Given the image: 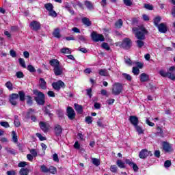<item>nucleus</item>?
<instances>
[{"instance_id": "1", "label": "nucleus", "mask_w": 175, "mask_h": 175, "mask_svg": "<svg viewBox=\"0 0 175 175\" xmlns=\"http://www.w3.org/2000/svg\"><path fill=\"white\" fill-rule=\"evenodd\" d=\"M133 32H135V37L138 40H144L146 39V35L147 33V30L144 27L141 26L139 28L134 27L133 28Z\"/></svg>"}, {"instance_id": "2", "label": "nucleus", "mask_w": 175, "mask_h": 175, "mask_svg": "<svg viewBox=\"0 0 175 175\" xmlns=\"http://www.w3.org/2000/svg\"><path fill=\"white\" fill-rule=\"evenodd\" d=\"M33 93L34 94V95L37 96L36 97H35V100L38 103V105H44L45 103L44 94L38 90H34L33 91Z\"/></svg>"}, {"instance_id": "3", "label": "nucleus", "mask_w": 175, "mask_h": 175, "mask_svg": "<svg viewBox=\"0 0 175 175\" xmlns=\"http://www.w3.org/2000/svg\"><path fill=\"white\" fill-rule=\"evenodd\" d=\"M122 90H124V85H122L121 83H113L111 88L112 95H120V94L122 92Z\"/></svg>"}, {"instance_id": "4", "label": "nucleus", "mask_w": 175, "mask_h": 175, "mask_svg": "<svg viewBox=\"0 0 175 175\" xmlns=\"http://www.w3.org/2000/svg\"><path fill=\"white\" fill-rule=\"evenodd\" d=\"M91 36L94 42H105V37L102 34H98L96 32L93 31Z\"/></svg>"}, {"instance_id": "5", "label": "nucleus", "mask_w": 175, "mask_h": 175, "mask_svg": "<svg viewBox=\"0 0 175 175\" xmlns=\"http://www.w3.org/2000/svg\"><path fill=\"white\" fill-rule=\"evenodd\" d=\"M152 153L150 151L147 150V149H143L140 151L139 157L141 159H146L147 157H151Z\"/></svg>"}, {"instance_id": "6", "label": "nucleus", "mask_w": 175, "mask_h": 175, "mask_svg": "<svg viewBox=\"0 0 175 175\" xmlns=\"http://www.w3.org/2000/svg\"><path fill=\"white\" fill-rule=\"evenodd\" d=\"M52 87L54 88L56 91H59L61 88L65 87V83H64L62 81H57V82H54L52 83Z\"/></svg>"}, {"instance_id": "7", "label": "nucleus", "mask_w": 175, "mask_h": 175, "mask_svg": "<svg viewBox=\"0 0 175 175\" xmlns=\"http://www.w3.org/2000/svg\"><path fill=\"white\" fill-rule=\"evenodd\" d=\"M17 102H18V94H12L10 96V103L12 106H16L17 105Z\"/></svg>"}, {"instance_id": "8", "label": "nucleus", "mask_w": 175, "mask_h": 175, "mask_svg": "<svg viewBox=\"0 0 175 175\" xmlns=\"http://www.w3.org/2000/svg\"><path fill=\"white\" fill-rule=\"evenodd\" d=\"M67 116L69 120H75V118H76V112H75L73 108L70 107H68L67 108Z\"/></svg>"}, {"instance_id": "9", "label": "nucleus", "mask_w": 175, "mask_h": 175, "mask_svg": "<svg viewBox=\"0 0 175 175\" xmlns=\"http://www.w3.org/2000/svg\"><path fill=\"white\" fill-rule=\"evenodd\" d=\"M29 27L33 31H39L40 29V23L36 21L31 22Z\"/></svg>"}, {"instance_id": "10", "label": "nucleus", "mask_w": 175, "mask_h": 175, "mask_svg": "<svg viewBox=\"0 0 175 175\" xmlns=\"http://www.w3.org/2000/svg\"><path fill=\"white\" fill-rule=\"evenodd\" d=\"M131 46H132V41L129 38H125L123 40V42L122 43V46L124 49H126V50H128V49H131Z\"/></svg>"}, {"instance_id": "11", "label": "nucleus", "mask_w": 175, "mask_h": 175, "mask_svg": "<svg viewBox=\"0 0 175 175\" xmlns=\"http://www.w3.org/2000/svg\"><path fill=\"white\" fill-rule=\"evenodd\" d=\"M40 127L43 132H49L50 129V124L46 122H40Z\"/></svg>"}, {"instance_id": "12", "label": "nucleus", "mask_w": 175, "mask_h": 175, "mask_svg": "<svg viewBox=\"0 0 175 175\" xmlns=\"http://www.w3.org/2000/svg\"><path fill=\"white\" fill-rule=\"evenodd\" d=\"M129 120L134 127L139 125V118L137 116H131L129 118Z\"/></svg>"}, {"instance_id": "13", "label": "nucleus", "mask_w": 175, "mask_h": 175, "mask_svg": "<svg viewBox=\"0 0 175 175\" xmlns=\"http://www.w3.org/2000/svg\"><path fill=\"white\" fill-rule=\"evenodd\" d=\"M54 133L55 136H61L62 135V127L59 124H55L54 127Z\"/></svg>"}, {"instance_id": "14", "label": "nucleus", "mask_w": 175, "mask_h": 175, "mask_svg": "<svg viewBox=\"0 0 175 175\" xmlns=\"http://www.w3.org/2000/svg\"><path fill=\"white\" fill-rule=\"evenodd\" d=\"M163 149L165 152H172L173 151L172 146L167 142H163Z\"/></svg>"}, {"instance_id": "15", "label": "nucleus", "mask_w": 175, "mask_h": 175, "mask_svg": "<svg viewBox=\"0 0 175 175\" xmlns=\"http://www.w3.org/2000/svg\"><path fill=\"white\" fill-rule=\"evenodd\" d=\"M157 28L161 33H165V32L167 31V27L166 26V24L165 23H161L157 26Z\"/></svg>"}, {"instance_id": "16", "label": "nucleus", "mask_w": 175, "mask_h": 175, "mask_svg": "<svg viewBox=\"0 0 175 175\" xmlns=\"http://www.w3.org/2000/svg\"><path fill=\"white\" fill-rule=\"evenodd\" d=\"M55 76H61L62 75V68L59 66L53 68Z\"/></svg>"}, {"instance_id": "17", "label": "nucleus", "mask_w": 175, "mask_h": 175, "mask_svg": "<svg viewBox=\"0 0 175 175\" xmlns=\"http://www.w3.org/2000/svg\"><path fill=\"white\" fill-rule=\"evenodd\" d=\"M49 64L51 66H53V68L59 66V61H58V59H56L50 60Z\"/></svg>"}, {"instance_id": "18", "label": "nucleus", "mask_w": 175, "mask_h": 175, "mask_svg": "<svg viewBox=\"0 0 175 175\" xmlns=\"http://www.w3.org/2000/svg\"><path fill=\"white\" fill-rule=\"evenodd\" d=\"M74 107L78 114H83V106L75 103Z\"/></svg>"}, {"instance_id": "19", "label": "nucleus", "mask_w": 175, "mask_h": 175, "mask_svg": "<svg viewBox=\"0 0 175 175\" xmlns=\"http://www.w3.org/2000/svg\"><path fill=\"white\" fill-rule=\"evenodd\" d=\"M40 87L42 90H46L47 88L46 81L43 78L40 79Z\"/></svg>"}, {"instance_id": "20", "label": "nucleus", "mask_w": 175, "mask_h": 175, "mask_svg": "<svg viewBox=\"0 0 175 175\" xmlns=\"http://www.w3.org/2000/svg\"><path fill=\"white\" fill-rule=\"evenodd\" d=\"M134 128L136 130V132H137L138 135H143L144 133V129H143V127L141 126H139L137 124V126H135Z\"/></svg>"}, {"instance_id": "21", "label": "nucleus", "mask_w": 175, "mask_h": 175, "mask_svg": "<svg viewBox=\"0 0 175 175\" xmlns=\"http://www.w3.org/2000/svg\"><path fill=\"white\" fill-rule=\"evenodd\" d=\"M82 23L84 25H85L86 27H91L92 25V23L90 21V19L88 18H82Z\"/></svg>"}, {"instance_id": "22", "label": "nucleus", "mask_w": 175, "mask_h": 175, "mask_svg": "<svg viewBox=\"0 0 175 175\" xmlns=\"http://www.w3.org/2000/svg\"><path fill=\"white\" fill-rule=\"evenodd\" d=\"M148 80V75L146 73H142L140 75V81L144 83Z\"/></svg>"}, {"instance_id": "23", "label": "nucleus", "mask_w": 175, "mask_h": 175, "mask_svg": "<svg viewBox=\"0 0 175 175\" xmlns=\"http://www.w3.org/2000/svg\"><path fill=\"white\" fill-rule=\"evenodd\" d=\"M143 40H137V41H135L137 47H138V49H142V47H144V41Z\"/></svg>"}, {"instance_id": "24", "label": "nucleus", "mask_w": 175, "mask_h": 175, "mask_svg": "<svg viewBox=\"0 0 175 175\" xmlns=\"http://www.w3.org/2000/svg\"><path fill=\"white\" fill-rule=\"evenodd\" d=\"M116 165L120 167V169H125V163L122 161V160H118L116 162Z\"/></svg>"}, {"instance_id": "25", "label": "nucleus", "mask_w": 175, "mask_h": 175, "mask_svg": "<svg viewBox=\"0 0 175 175\" xmlns=\"http://www.w3.org/2000/svg\"><path fill=\"white\" fill-rule=\"evenodd\" d=\"M98 75L100 76H109V72L106 69H100L98 70Z\"/></svg>"}, {"instance_id": "26", "label": "nucleus", "mask_w": 175, "mask_h": 175, "mask_svg": "<svg viewBox=\"0 0 175 175\" xmlns=\"http://www.w3.org/2000/svg\"><path fill=\"white\" fill-rule=\"evenodd\" d=\"M30 154L33 156L34 158H36L38 157V152H39V150L38 149H29Z\"/></svg>"}, {"instance_id": "27", "label": "nucleus", "mask_w": 175, "mask_h": 175, "mask_svg": "<svg viewBox=\"0 0 175 175\" xmlns=\"http://www.w3.org/2000/svg\"><path fill=\"white\" fill-rule=\"evenodd\" d=\"M18 95L21 102H23V100H25V93H24L23 91H19Z\"/></svg>"}, {"instance_id": "28", "label": "nucleus", "mask_w": 175, "mask_h": 175, "mask_svg": "<svg viewBox=\"0 0 175 175\" xmlns=\"http://www.w3.org/2000/svg\"><path fill=\"white\" fill-rule=\"evenodd\" d=\"M53 35L55 38H57V39H59V38H61V33H59V29H55Z\"/></svg>"}, {"instance_id": "29", "label": "nucleus", "mask_w": 175, "mask_h": 175, "mask_svg": "<svg viewBox=\"0 0 175 175\" xmlns=\"http://www.w3.org/2000/svg\"><path fill=\"white\" fill-rule=\"evenodd\" d=\"M85 5L86 8H88V9H89V10H92V9H94V5H92V3H91V1H85Z\"/></svg>"}, {"instance_id": "30", "label": "nucleus", "mask_w": 175, "mask_h": 175, "mask_svg": "<svg viewBox=\"0 0 175 175\" xmlns=\"http://www.w3.org/2000/svg\"><path fill=\"white\" fill-rule=\"evenodd\" d=\"M14 124L16 128H18L21 125V122H20V120H18V116H14Z\"/></svg>"}, {"instance_id": "31", "label": "nucleus", "mask_w": 175, "mask_h": 175, "mask_svg": "<svg viewBox=\"0 0 175 175\" xmlns=\"http://www.w3.org/2000/svg\"><path fill=\"white\" fill-rule=\"evenodd\" d=\"M92 162L95 166H99L100 165V160L96 158H92Z\"/></svg>"}, {"instance_id": "32", "label": "nucleus", "mask_w": 175, "mask_h": 175, "mask_svg": "<svg viewBox=\"0 0 175 175\" xmlns=\"http://www.w3.org/2000/svg\"><path fill=\"white\" fill-rule=\"evenodd\" d=\"M19 173L21 175H28V173H29V170L27 168H22L21 169Z\"/></svg>"}, {"instance_id": "33", "label": "nucleus", "mask_w": 175, "mask_h": 175, "mask_svg": "<svg viewBox=\"0 0 175 175\" xmlns=\"http://www.w3.org/2000/svg\"><path fill=\"white\" fill-rule=\"evenodd\" d=\"M12 141L14 143H17L18 142V138L17 137V134L16 133V131L12 132Z\"/></svg>"}, {"instance_id": "34", "label": "nucleus", "mask_w": 175, "mask_h": 175, "mask_svg": "<svg viewBox=\"0 0 175 175\" xmlns=\"http://www.w3.org/2000/svg\"><path fill=\"white\" fill-rule=\"evenodd\" d=\"M44 8H45V9H46L48 10V12H50V11L53 10V9H54L53 4H51V3H48L45 4Z\"/></svg>"}, {"instance_id": "35", "label": "nucleus", "mask_w": 175, "mask_h": 175, "mask_svg": "<svg viewBox=\"0 0 175 175\" xmlns=\"http://www.w3.org/2000/svg\"><path fill=\"white\" fill-rule=\"evenodd\" d=\"M122 20L119 19L116 23H115V27L116 28H121L122 27Z\"/></svg>"}, {"instance_id": "36", "label": "nucleus", "mask_w": 175, "mask_h": 175, "mask_svg": "<svg viewBox=\"0 0 175 175\" xmlns=\"http://www.w3.org/2000/svg\"><path fill=\"white\" fill-rule=\"evenodd\" d=\"M49 173H51V174H55L57 173V168H55V167L51 166L49 168Z\"/></svg>"}, {"instance_id": "37", "label": "nucleus", "mask_w": 175, "mask_h": 175, "mask_svg": "<svg viewBox=\"0 0 175 175\" xmlns=\"http://www.w3.org/2000/svg\"><path fill=\"white\" fill-rule=\"evenodd\" d=\"M161 16H157L154 20V24L155 25V27H158L159 25V23L161 22Z\"/></svg>"}, {"instance_id": "38", "label": "nucleus", "mask_w": 175, "mask_h": 175, "mask_svg": "<svg viewBox=\"0 0 175 175\" xmlns=\"http://www.w3.org/2000/svg\"><path fill=\"white\" fill-rule=\"evenodd\" d=\"M61 53H62L63 54H70L72 51H70V49H69L68 48H63L61 49Z\"/></svg>"}, {"instance_id": "39", "label": "nucleus", "mask_w": 175, "mask_h": 175, "mask_svg": "<svg viewBox=\"0 0 175 175\" xmlns=\"http://www.w3.org/2000/svg\"><path fill=\"white\" fill-rule=\"evenodd\" d=\"M49 168L44 165H42L40 167L41 172H42L43 173H49Z\"/></svg>"}, {"instance_id": "40", "label": "nucleus", "mask_w": 175, "mask_h": 175, "mask_svg": "<svg viewBox=\"0 0 175 175\" xmlns=\"http://www.w3.org/2000/svg\"><path fill=\"white\" fill-rule=\"evenodd\" d=\"M5 87H6L10 91H12V90H13V84H12L10 81H8V82L5 83Z\"/></svg>"}, {"instance_id": "41", "label": "nucleus", "mask_w": 175, "mask_h": 175, "mask_svg": "<svg viewBox=\"0 0 175 175\" xmlns=\"http://www.w3.org/2000/svg\"><path fill=\"white\" fill-rule=\"evenodd\" d=\"M19 64L22 66V68H27V66L25 65V61L23 58H19L18 59Z\"/></svg>"}, {"instance_id": "42", "label": "nucleus", "mask_w": 175, "mask_h": 175, "mask_svg": "<svg viewBox=\"0 0 175 175\" xmlns=\"http://www.w3.org/2000/svg\"><path fill=\"white\" fill-rule=\"evenodd\" d=\"M110 170L112 173H117V170H118V168L117 167V165H112L110 167Z\"/></svg>"}, {"instance_id": "43", "label": "nucleus", "mask_w": 175, "mask_h": 175, "mask_svg": "<svg viewBox=\"0 0 175 175\" xmlns=\"http://www.w3.org/2000/svg\"><path fill=\"white\" fill-rule=\"evenodd\" d=\"M122 76L126 79L128 80L129 81H131L132 80V77H131L129 74L126 73H123Z\"/></svg>"}, {"instance_id": "44", "label": "nucleus", "mask_w": 175, "mask_h": 175, "mask_svg": "<svg viewBox=\"0 0 175 175\" xmlns=\"http://www.w3.org/2000/svg\"><path fill=\"white\" fill-rule=\"evenodd\" d=\"M27 70H29V72H31V73L36 72L35 67H33L32 65L27 66Z\"/></svg>"}, {"instance_id": "45", "label": "nucleus", "mask_w": 175, "mask_h": 175, "mask_svg": "<svg viewBox=\"0 0 175 175\" xmlns=\"http://www.w3.org/2000/svg\"><path fill=\"white\" fill-rule=\"evenodd\" d=\"M42 110L45 114H48L49 117H53V113H50V111L47 109V107H44Z\"/></svg>"}, {"instance_id": "46", "label": "nucleus", "mask_w": 175, "mask_h": 175, "mask_svg": "<svg viewBox=\"0 0 175 175\" xmlns=\"http://www.w3.org/2000/svg\"><path fill=\"white\" fill-rule=\"evenodd\" d=\"M101 47H103V49H105V50H107V51L110 50V46H109V44L106 42H103L101 45Z\"/></svg>"}, {"instance_id": "47", "label": "nucleus", "mask_w": 175, "mask_h": 175, "mask_svg": "<svg viewBox=\"0 0 175 175\" xmlns=\"http://www.w3.org/2000/svg\"><path fill=\"white\" fill-rule=\"evenodd\" d=\"M131 167L133 168V171L136 173L137 172H139V167L137 166V163H133L132 165L131 166Z\"/></svg>"}, {"instance_id": "48", "label": "nucleus", "mask_w": 175, "mask_h": 175, "mask_svg": "<svg viewBox=\"0 0 175 175\" xmlns=\"http://www.w3.org/2000/svg\"><path fill=\"white\" fill-rule=\"evenodd\" d=\"M133 73L135 76H137V75H139L140 73V70H139V68H137V67H133Z\"/></svg>"}, {"instance_id": "49", "label": "nucleus", "mask_w": 175, "mask_h": 175, "mask_svg": "<svg viewBox=\"0 0 175 175\" xmlns=\"http://www.w3.org/2000/svg\"><path fill=\"white\" fill-rule=\"evenodd\" d=\"M26 98L27 105H29L31 106L33 103L32 97L31 96H27Z\"/></svg>"}, {"instance_id": "50", "label": "nucleus", "mask_w": 175, "mask_h": 175, "mask_svg": "<svg viewBox=\"0 0 175 175\" xmlns=\"http://www.w3.org/2000/svg\"><path fill=\"white\" fill-rule=\"evenodd\" d=\"M0 125L4 128H10V125H9V122H1Z\"/></svg>"}, {"instance_id": "51", "label": "nucleus", "mask_w": 175, "mask_h": 175, "mask_svg": "<svg viewBox=\"0 0 175 175\" xmlns=\"http://www.w3.org/2000/svg\"><path fill=\"white\" fill-rule=\"evenodd\" d=\"M49 14L51 17H57V12L53 10H51V11L49 12Z\"/></svg>"}, {"instance_id": "52", "label": "nucleus", "mask_w": 175, "mask_h": 175, "mask_svg": "<svg viewBox=\"0 0 175 175\" xmlns=\"http://www.w3.org/2000/svg\"><path fill=\"white\" fill-rule=\"evenodd\" d=\"M16 75L18 79H23L24 77V73H23L21 71L17 72Z\"/></svg>"}, {"instance_id": "53", "label": "nucleus", "mask_w": 175, "mask_h": 175, "mask_svg": "<svg viewBox=\"0 0 175 175\" xmlns=\"http://www.w3.org/2000/svg\"><path fill=\"white\" fill-rule=\"evenodd\" d=\"M123 2L126 6H132V0H123Z\"/></svg>"}, {"instance_id": "54", "label": "nucleus", "mask_w": 175, "mask_h": 175, "mask_svg": "<svg viewBox=\"0 0 175 175\" xmlns=\"http://www.w3.org/2000/svg\"><path fill=\"white\" fill-rule=\"evenodd\" d=\"M159 75L162 76V77H167V72H165L163 70H161L159 72Z\"/></svg>"}, {"instance_id": "55", "label": "nucleus", "mask_w": 175, "mask_h": 175, "mask_svg": "<svg viewBox=\"0 0 175 175\" xmlns=\"http://www.w3.org/2000/svg\"><path fill=\"white\" fill-rule=\"evenodd\" d=\"M27 165H28V163H27L25 161H21L18 163V167H25V166H27Z\"/></svg>"}, {"instance_id": "56", "label": "nucleus", "mask_w": 175, "mask_h": 175, "mask_svg": "<svg viewBox=\"0 0 175 175\" xmlns=\"http://www.w3.org/2000/svg\"><path fill=\"white\" fill-rule=\"evenodd\" d=\"M36 136L37 137H38V139H40V142H43L44 140H46V138L39 133H36Z\"/></svg>"}, {"instance_id": "57", "label": "nucleus", "mask_w": 175, "mask_h": 175, "mask_svg": "<svg viewBox=\"0 0 175 175\" xmlns=\"http://www.w3.org/2000/svg\"><path fill=\"white\" fill-rule=\"evenodd\" d=\"M145 9H147L148 10H152L154 9V7H152V5L145 3L144 4Z\"/></svg>"}, {"instance_id": "58", "label": "nucleus", "mask_w": 175, "mask_h": 175, "mask_svg": "<svg viewBox=\"0 0 175 175\" xmlns=\"http://www.w3.org/2000/svg\"><path fill=\"white\" fill-rule=\"evenodd\" d=\"M85 122H87V124H92V117L91 116H88L85 118Z\"/></svg>"}, {"instance_id": "59", "label": "nucleus", "mask_w": 175, "mask_h": 175, "mask_svg": "<svg viewBox=\"0 0 175 175\" xmlns=\"http://www.w3.org/2000/svg\"><path fill=\"white\" fill-rule=\"evenodd\" d=\"M47 95H48L50 98H55V93H54V92H53V91H51V90L48 91Z\"/></svg>"}, {"instance_id": "60", "label": "nucleus", "mask_w": 175, "mask_h": 175, "mask_svg": "<svg viewBox=\"0 0 175 175\" xmlns=\"http://www.w3.org/2000/svg\"><path fill=\"white\" fill-rule=\"evenodd\" d=\"M171 165H172V161L169 160L165 161V162L164 163L165 167H170Z\"/></svg>"}, {"instance_id": "61", "label": "nucleus", "mask_w": 175, "mask_h": 175, "mask_svg": "<svg viewBox=\"0 0 175 175\" xmlns=\"http://www.w3.org/2000/svg\"><path fill=\"white\" fill-rule=\"evenodd\" d=\"M167 77H168L171 80H175V75H174V74H172L171 72H167Z\"/></svg>"}, {"instance_id": "62", "label": "nucleus", "mask_w": 175, "mask_h": 175, "mask_svg": "<svg viewBox=\"0 0 175 175\" xmlns=\"http://www.w3.org/2000/svg\"><path fill=\"white\" fill-rule=\"evenodd\" d=\"M10 54L11 57H12L13 58H16V57H17V54L16 53L14 50H10Z\"/></svg>"}, {"instance_id": "63", "label": "nucleus", "mask_w": 175, "mask_h": 175, "mask_svg": "<svg viewBox=\"0 0 175 175\" xmlns=\"http://www.w3.org/2000/svg\"><path fill=\"white\" fill-rule=\"evenodd\" d=\"M27 158L28 161H29L30 162H32L33 161V158H35V157L33 156H32V154H28L27 155Z\"/></svg>"}, {"instance_id": "64", "label": "nucleus", "mask_w": 175, "mask_h": 175, "mask_svg": "<svg viewBox=\"0 0 175 175\" xmlns=\"http://www.w3.org/2000/svg\"><path fill=\"white\" fill-rule=\"evenodd\" d=\"M77 38L80 42H85V40H87L83 36H78Z\"/></svg>"}]
</instances>
